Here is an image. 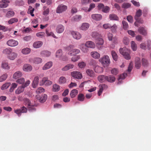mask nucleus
I'll return each mask as SVG.
<instances>
[{
	"mask_svg": "<svg viewBox=\"0 0 151 151\" xmlns=\"http://www.w3.org/2000/svg\"><path fill=\"white\" fill-rule=\"evenodd\" d=\"M107 78V76L101 75L98 76V79L100 82L103 83L106 81V78Z\"/></svg>",
	"mask_w": 151,
	"mask_h": 151,
	"instance_id": "obj_17",
	"label": "nucleus"
},
{
	"mask_svg": "<svg viewBox=\"0 0 151 151\" xmlns=\"http://www.w3.org/2000/svg\"><path fill=\"white\" fill-rule=\"evenodd\" d=\"M74 65L72 64H69L65 66L64 67L62 68L63 71H66L70 69H72L73 68Z\"/></svg>",
	"mask_w": 151,
	"mask_h": 151,
	"instance_id": "obj_23",
	"label": "nucleus"
},
{
	"mask_svg": "<svg viewBox=\"0 0 151 151\" xmlns=\"http://www.w3.org/2000/svg\"><path fill=\"white\" fill-rule=\"evenodd\" d=\"M142 60V65L144 66H147L148 64L147 60L144 58H143Z\"/></svg>",
	"mask_w": 151,
	"mask_h": 151,
	"instance_id": "obj_58",
	"label": "nucleus"
},
{
	"mask_svg": "<svg viewBox=\"0 0 151 151\" xmlns=\"http://www.w3.org/2000/svg\"><path fill=\"white\" fill-rule=\"evenodd\" d=\"M78 65L80 68H83L85 67L86 65V64L84 62H81L78 63Z\"/></svg>",
	"mask_w": 151,
	"mask_h": 151,
	"instance_id": "obj_61",
	"label": "nucleus"
},
{
	"mask_svg": "<svg viewBox=\"0 0 151 151\" xmlns=\"http://www.w3.org/2000/svg\"><path fill=\"white\" fill-rule=\"evenodd\" d=\"M52 83L51 81L49 80L48 78L46 77L43 78L42 81L40 82V85H42L44 84L46 86H49L51 85Z\"/></svg>",
	"mask_w": 151,
	"mask_h": 151,
	"instance_id": "obj_5",
	"label": "nucleus"
},
{
	"mask_svg": "<svg viewBox=\"0 0 151 151\" xmlns=\"http://www.w3.org/2000/svg\"><path fill=\"white\" fill-rule=\"evenodd\" d=\"M66 81V78L64 77H61L60 78L59 80V83L60 84L64 83Z\"/></svg>",
	"mask_w": 151,
	"mask_h": 151,
	"instance_id": "obj_54",
	"label": "nucleus"
},
{
	"mask_svg": "<svg viewBox=\"0 0 151 151\" xmlns=\"http://www.w3.org/2000/svg\"><path fill=\"white\" fill-rule=\"evenodd\" d=\"M27 109L24 106H23L20 109H18L14 110V112L19 116H20L22 113H25L27 111Z\"/></svg>",
	"mask_w": 151,
	"mask_h": 151,
	"instance_id": "obj_4",
	"label": "nucleus"
},
{
	"mask_svg": "<svg viewBox=\"0 0 151 151\" xmlns=\"http://www.w3.org/2000/svg\"><path fill=\"white\" fill-rule=\"evenodd\" d=\"M119 52L123 55L124 58L127 60L131 58L130 55V50L126 47L120 48L119 49Z\"/></svg>",
	"mask_w": 151,
	"mask_h": 151,
	"instance_id": "obj_1",
	"label": "nucleus"
},
{
	"mask_svg": "<svg viewBox=\"0 0 151 151\" xmlns=\"http://www.w3.org/2000/svg\"><path fill=\"white\" fill-rule=\"evenodd\" d=\"M91 17L92 19L96 21L100 20L102 18L101 14H93L91 15Z\"/></svg>",
	"mask_w": 151,
	"mask_h": 151,
	"instance_id": "obj_16",
	"label": "nucleus"
},
{
	"mask_svg": "<svg viewBox=\"0 0 151 151\" xmlns=\"http://www.w3.org/2000/svg\"><path fill=\"white\" fill-rule=\"evenodd\" d=\"M34 10V9L32 8L31 6H29L28 12H29V13L31 15L32 17L34 16V15L33 14Z\"/></svg>",
	"mask_w": 151,
	"mask_h": 151,
	"instance_id": "obj_53",
	"label": "nucleus"
},
{
	"mask_svg": "<svg viewBox=\"0 0 151 151\" xmlns=\"http://www.w3.org/2000/svg\"><path fill=\"white\" fill-rule=\"evenodd\" d=\"M22 76V74L21 72L17 71L14 73L13 78L15 79H17L21 77Z\"/></svg>",
	"mask_w": 151,
	"mask_h": 151,
	"instance_id": "obj_26",
	"label": "nucleus"
},
{
	"mask_svg": "<svg viewBox=\"0 0 151 151\" xmlns=\"http://www.w3.org/2000/svg\"><path fill=\"white\" fill-rule=\"evenodd\" d=\"M91 56L94 58L98 59L100 57V55L99 53L97 52H92L91 53Z\"/></svg>",
	"mask_w": 151,
	"mask_h": 151,
	"instance_id": "obj_29",
	"label": "nucleus"
},
{
	"mask_svg": "<svg viewBox=\"0 0 151 151\" xmlns=\"http://www.w3.org/2000/svg\"><path fill=\"white\" fill-rule=\"evenodd\" d=\"M99 90L98 92V95L99 96H100L103 92V90L107 89L108 88V86L105 84H102L100 85L99 86Z\"/></svg>",
	"mask_w": 151,
	"mask_h": 151,
	"instance_id": "obj_10",
	"label": "nucleus"
},
{
	"mask_svg": "<svg viewBox=\"0 0 151 151\" xmlns=\"http://www.w3.org/2000/svg\"><path fill=\"white\" fill-rule=\"evenodd\" d=\"M22 69L24 71L29 72L32 70V67L30 65L26 64L23 65Z\"/></svg>",
	"mask_w": 151,
	"mask_h": 151,
	"instance_id": "obj_12",
	"label": "nucleus"
},
{
	"mask_svg": "<svg viewBox=\"0 0 151 151\" xmlns=\"http://www.w3.org/2000/svg\"><path fill=\"white\" fill-rule=\"evenodd\" d=\"M80 52V50L78 49H73L70 52H68V54L70 55H76L78 54Z\"/></svg>",
	"mask_w": 151,
	"mask_h": 151,
	"instance_id": "obj_22",
	"label": "nucleus"
},
{
	"mask_svg": "<svg viewBox=\"0 0 151 151\" xmlns=\"http://www.w3.org/2000/svg\"><path fill=\"white\" fill-rule=\"evenodd\" d=\"M138 31L140 34L143 35L145 36L147 35V31L143 27H139L138 29Z\"/></svg>",
	"mask_w": 151,
	"mask_h": 151,
	"instance_id": "obj_20",
	"label": "nucleus"
},
{
	"mask_svg": "<svg viewBox=\"0 0 151 151\" xmlns=\"http://www.w3.org/2000/svg\"><path fill=\"white\" fill-rule=\"evenodd\" d=\"M39 78L38 76H37L34 78L32 85L33 88H36L38 86L39 83Z\"/></svg>",
	"mask_w": 151,
	"mask_h": 151,
	"instance_id": "obj_13",
	"label": "nucleus"
},
{
	"mask_svg": "<svg viewBox=\"0 0 151 151\" xmlns=\"http://www.w3.org/2000/svg\"><path fill=\"white\" fill-rule=\"evenodd\" d=\"M71 75L73 77L77 79H81L82 77L81 73L78 71L72 72L71 73Z\"/></svg>",
	"mask_w": 151,
	"mask_h": 151,
	"instance_id": "obj_7",
	"label": "nucleus"
},
{
	"mask_svg": "<svg viewBox=\"0 0 151 151\" xmlns=\"http://www.w3.org/2000/svg\"><path fill=\"white\" fill-rule=\"evenodd\" d=\"M111 55L113 59L116 61L118 58V56L114 50L112 51Z\"/></svg>",
	"mask_w": 151,
	"mask_h": 151,
	"instance_id": "obj_49",
	"label": "nucleus"
},
{
	"mask_svg": "<svg viewBox=\"0 0 151 151\" xmlns=\"http://www.w3.org/2000/svg\"><path fill=\"white\" fill-rule=\"evenodd\" d=\"M71 34L73 37L76 40H79L81 37V34L78 32L73 31L71 32Z\"/></svg>",
	"mask_w": 151,
	"mask_h": 151,
	"instance_id": "obj_11",
	"label": "nucleus"
},
{
	"mask_svg": "<svg viewBox=\"0 0 151 151\" xmlns=\"http://www.w3.org/2000/svg\"><path fill=\"white\" fill-rule=\"evenodd\" d=\"M85 98L84 95L82 93L79 94L78 96V100L80 101H83Z\"/></svg>",
	"mask_w": 151,
	"mask_h": 151,
	"instance_id": "obj_45",
	"label": "nucleus"
},
{
	"mask_svg": "<svg viewBox=\"0 0 151 151\" xmlns=\"http://www.w3.org/2000/svg\"><path fill=\"white\" fill-rule=\"evenodd\" d=\"M122 24L123 28L125 30L127 29L129 27L127 23L125 21L123 20L122 21Z\"/></svg>",
	"mask_w": 151,
	"mask_h": 151,
	"instance_id": "obj_51",
	"label": "nucleus"
},
{
	"mask_svg": "<svg viewBox=\"0 0 151 151\" xmlns=\"http://www.w3.org/2000/svg\"><path fill=\"white\" fill-rule=\"evenodd\" d=\"M85 45L87 47L94 48L95 47V43L91 41H88L86 42Z\"/></svg>",
	"mask_w": 151,
	"mask_h": 151,
	"instance_id": "obj_15",
	"label": "nucleus"
},
{
	"mask_svg": "<svg viewBox=\"0 0 151 151\" xmlns=\"http://www.w3.org/2000/svg\"><path fill=\"white\" fill-rule=\"evenodd\" d=\"M95 42L96 46L98 47L102 45L104 43L103 40L100 37L98 39L95 40Z\"/></svg>",
	"mask_w": 151,
	"mask_h": 151,
	"instance_id": "obj_28",
	"label": "nucleus"
},
{
	"mask_svg": "<svg viewBox=\"0 0 151 151\" xmlns=\"http://www.w3.org/2000/svg\"><path fill=\"white\" fill-rule=\"evenodd\" d=\"M9 3V1L7 0H2V3L0 4V8H4L7 7L8 6V4Z\"/></svg>",
	"mask_w": 151,
	"mask_h": 151,
	"instance_id": "obj_19",
	"label": "nucleus"
},
{
	"mask_svg": "<svg viewBox=\"0 0 151 151\" xmlns=\"http://www.w3.org/2000/svg\"><path fill=\"white\" fill-rule=\"evenodd\" d=\"M131 6V4L129 3H124L122 5V8L125 9H127L130 7Z\"/></svg>",
	"mask_w": 151,
	"mask_h": 151,
	"instance_id": "obj_62",
	"label": "nucleus"
},
{
	"mask_svg": "<svg viewBox=\"0 0 151 151\" xmlns=\"http://www.w3.org/2000/svg\"><path fill=\"white\" fill-rule=\"evenodd\" d=\"M84 44H81L79 45V48L84 52H86L88 51V49Z\"/></svg>",
	"mask_w": 151,
	"mask_h": 151,
	"instance_id": "obj_36",
	"label": "nucleus"
},
{
	"mask_svg": "<svg viewBox=\"0 0 151 151\" xmlns=\"http://www.w3.org/2000/svg\"><path fill=\"white\" fill-rule=\"evenodd\" d=\"M92 36L94 38L95 40L101 37V35L96 32H94L92 33Z\"/></svg>",
	"mask_w": 151,
	"mask_h": 151,
	"instance_id": "obj_33",
	"label": "nucleus"
},
{
	"mask_svg": "<svg viewBox=\"0 0 151 151\" xmlns=\"http://www.w3.org/2000/svg\"><path fill=\"white\" fill-rule=\"evenodd\" d=\"M86 72L87 75L90 77H94L95 76V73L92 70L88 69L86 70Z\"/></svg>",
	"mask_w": 151,
	"mask_h": 151,
	"instance_id": "obj_41",
	"label": "nucleus"
},
{
	"mask_svg": "<svg viewBox=\"0 0 151 151\" xmlns=\"http://www.w3.org/2000/svg\"><path fill=\"white\" fill-rule=\"evenodd\" d=\"M141 15L142 10L141 9H139L136 12V15L134 17V18L136 20V21L140 23H143V21H142L140 22L139 18Z\"/></svg>",
	"mask_w": 151,
	"mask_h": 151,
	"instance_id": "obj_8",
	"label": "nucleus"
},
{
	"mask_svg": "<svg viewBox=\"0 0 151 151\" xmlns=\"http://www.w3.org/2000/svg\"><path fill=\"white\" fill-rule=\"evenodd\" d=\"M99 61L104 67L108 66L110 63L109 58L107 55H104L99 60Z\"/></svg>",
	"mask_w": 151,
	"mask_h": 151,
	"instance_id": "obj_2",
	"label": "nucleus"
},
{
	"mask_svg": "<svg viewBox=\"0 0 151 151\" xmlns=\"http://www.w3.org/2000/svg\"><path fill=\"white\" fill-rule=\"evenodd\" d=\"M89 27V24L87 23H83L81 27V29L86 30Z\"/></svg>",
	"mask_w": 151,
	"mask_h": 151,
	"instance_id": "obj_34",
	"label": "nucleus"
},
{
	"mask_svg": "<svg viewBox=\"0 0 151 151\" xmlns=\"http://www.w3.org/2000/svg\"><path fill=\"white\" fill-rule=\"evenodd\" d=\"M18 21V19L16 18H13L10 19L8 21L9 24H12L14 22H17Z\"/></svg>",
	"mask_w": 151,
	"mask_h": 151,
	"instance_id": "obj_46",
	"label": "nucleus"
},
{
	"mask_svg": "<svg viewBox=\"0 0 151 151\" xmlns=\"http://www.w3.org/2000/svg\"><path fill=\"white\" fill-rule=\"evenodd\" d=\"M64 27L61 24L58 25L56 28V31L58 33H62L64 30Z\"/></svg>",
	"mask_w": 151,
	"mask_h": 151,
	"instance_id": "obj_14",
	"label": "nucleus"
},
{
	"mask_svg": "<svg viewBox=\"0 0 151 151\" xmlns=\"http://www.w3.org/2000/svg\"><path fill=\"white\" fill-rule=\"evenodd\" d=\"M12 51V50L10 48H6L3 50V53L7 55H9Z\"/></svg>",
	"mask_w": 151,
	"mask_h": 151,
	"instance_id": "obj_32",
	"label": "nucleus"
},
{
	"mask_svg": "<svg viewBox=\"0 0 151 151\" xmlns=\"http://www.w3.org/2000/svg\"><path fill=\"white\" fill-rule=\"evenodd\" d=\"M14 12L12 11H8L6 15V16L7 17H12L14 15Z\"/></svg>",
	"mask_w": 151,
	"mask_h": 151,
	"instance_id": "obj_39",
	"label": "nucleus"
},
{
	"mask_svg": "<svg viewBox=\"0 0 151 151\" xmlns=\"http://www.w3.org/2000/svg\"><path fill=\"white\" fill-rule=\"evenodd\" d=\"M46 33L47 36H52L53 37L57 39L58 38L54 35V33L51 32H49L47 30L46 31Z\"/></svg>",
	"mask_w": 151,
	"mask_h": 151,
	"instance_id": "obj_47",
	"label": "nucleus"
},
{
	"mask_svg": "<svg viewBox=\"0 0 151 151\" xmlns=\"http://www.w3.org/2000/svg\"><path fill=\"white\" fill-rule=\"evenodd\" d=\"M25 81L24 79L23 78H21L18 79L17 81V82L19 84H23Z\"/></svg>",
	"mask_w": 151,
	"mask_h": 151,
	"instance_id": "obj_60",
	"label": "nucleus"
},
{
	"mask_svg": "<svg viewBox=\"0 0 151 151\" xmlns=\"http://www.w3.org/2000/svg\"><path fill=\"white\" fill-rule=\"evenodd\" d=\"M1 67L3 68L6 69H9V67L8 66V63H3L2 64Z\"/></svg>",
	"mask_w": 151,
	"mask_h": 151,
	"instance_id": "obj_59",
	"label": "nucleus"
},
{
	"mask_svg": "<svg viewBox=\"0 0 151 151\" xmlns=\"http://www.w3.org/2000/svg\"><path fill=\"white\" fill-rule=\"evenodd\" d=\"M116 80L115 77L113 76L109 75L107 76L106 78V81L110 82L113 83Z\"/></svg>",
	"mask_w": 151,
	"mask_h": 151,
	"instance_id": "obj_31",
	"label": "nucleus"
},
{
	"mask_svg": "<svg viewBox=\"0 0 151 151\" xmlns=\"http://www.w3.org/2000/svg\"><path fill=\"white\" fill-rule=\"evenodd\" d=\"M131 47L134 51L136 50L137 49V45L134 41H132L131 42Z\"/></svg>",
	"mask_w": 151,
	"mask_h": 151,
	"instance_id": "obj_43",
	"label": "nucleus"
},
{
	"mask_svg": "<svg viewBox=\"0 0 151 151\" xmlns=\"http://www.w3.org/2000/svg\"><path fill=\"white\" fill-rule=\"evenodd\" d=\"M7 75L4 74L0 77V82H1L5 81L7 78Z\"/></svg>",
	"mask_w": 151,
	"mask_h": 151,
	"instance_id": "obj_55",
	"label": "nucleus"
},
{
	"mask_svg": "<svg viewBox=\"0 0 151 151\" xmlns=\"http://www.w3.org/2000/svg\"><path fill=\"white\" fill-rule=\"evenodd\" d=\"M42 61V59L40 58H35L33 60L34 63L35 64H38L41 63Z\"/></svg>",
	"mask_w": 151,
	"mask_h": 151,
	"instance_id": "obj_48",
	"label": "nucleus"
},
{
	"mask_svg": "<svg viewBox=\"0 0 151 151\" xmlns=\"http://www.w3.org/2000/svg\"><path fill=\"white\" fill-rule=\"evenodd\" d=\"M60 89V86L56 84H55L53 86L52 91L54 92H58L59 91Z\"/></svg>",
	"mask_w": 151,
	"mask_h": 151,
	"instance_id": "obj_40",
	"label": "nucleus"
},
{
	"mask_svg": "<svg viewBox=\"0 0 151 151\" xmlns=\"http://www.w3.org/2000/svg\"><path fill=\"white\" fill-rule=\"evenodd\" d=\"M30 50L28 48H26L23 49L22 51V53L24 54H27L30 53Z\"/></svg>",
	"mask_w": 151,
	"mask_h": 151,
	"instance_id": "obj_44",
	"label": "nucleus"
},
{
	"mask_svg": "<svg viewBox=\"0 0 151 151\" xmlns=\"http://www.w3.org/2000/svg\"><path fill=\"white\" fill-rule=\"evenodd\" d=\"M10 85V83H6L3 85L1 87V89L3 90L8 88Z\"/></svg>",
	"mask_w": 151,
	"mask_h": 151,
	"instance_id": "obj_57",
	"label": "nucleus"
},
{
	"mask_svg": "<svg viewBox=\"0 0 151 151\" xmlns=\"http://www.w3.org/2000/svg\"><path fill=\"white\" fill-rule=\"evenodd\" d=\"M40 54L42 56L48 57L51 55V52L47 50H43L41 52Z\"/></svg>",
	"mask_w": 151,
	"mask_h": 151,
	"instance_id": "obj_30",
	"label": "nucleus"
},
{
	"mask_svg": "<svg viewBox=\"0 0 151 151\" xmlns=\"http://www.w3.org/2000/svg\"><path fill=\"white\" fill-rule=\"evenodd\" d=\"M30 83L29 80L27 81L24 84H22V86L19 87L16 90L15 93L17 94H19L23 92L24 90V88L29 85Z\"/></svg>",
	"mask_w": 151,
	"mask_h": 151,
	"instance_id": "obj_3",
	"label": "nucleus"
},
{
	"mask_svg": "<svg viewBox=\"0 0 151 151\" xmlns=\"http://www.w3.org/2000/svg\"><path fill=\"white\" fill-rule=\"evenodd\" d=\"M94 70L96 73H102L103 72V68L101 67L97 66L95 67Z\"/></svg>",
	"mask_w": 151,
	"mask_h": 151,
	"instance_id": "obj_35",
	"label": "nucleus"
},
{
	"mask_svg": "<svg viewBox=\"0 0 151 151\" xmlns=\"http://www.w3.org/2000/svg\"><path fill=\"white\" fill-rule=\"evenodd\" d=\"M67 6L65 5H63L61 4L59 5L56 10V12L57 13H60L65 11L67 9Z\"/></svg>",
	"mask_w": 151,
	"mask_h": 151,
	"instance_id": "obj_9",
	"label": "nucleus"
},
{
	"mask_svg": "<svg viewBox=\"0 0 151 151\" xmlns=\"http://www.w3.org/2000/svg\"><path fill=\"white\" fill-rule=\"evenodd\" d=\"M7 45L10 47H15L18 45V42L17 41L13 39H11L6 42Z\"/></svg>",
	"mask_w": 151,
	"mask_h": 151,
	"instance_id": "obj_6",
	"label": "nucleus"
},
{
	"mask_svg": "<svg viewBox=\"0 0 151 151\" xmlns=\"http://www.w3.org/2000/svg\"><path fill=\"white\" fill-rule=\"evenodd\" d=\"M141 66L140 59L139 57H136L135 58V66L137 69L140 68Z\"/></svg>",
	"mask_w": 151,
	"mask_h": 151,
	"instance_id": "obj_18",
	"label": "nucleus"
},
{
	"mask_svg": "<svg viewBox=\"0 0 151 151\" xmlns=\"http://www.w3.org/2000/svg\"><path fill=\"white\" fill-rule=\"evenodd\" d=\"M62 55V51L61 49L58 50L56 53V57L60 58Z\"/></svg>",
	"mask_w": 151,
	"mask_h": 151,
	"instance_id": "obj_52",
	"label": "nucleus"
},
{
	"mask_svg": "<svg viewBox=\"0 0 151 151\" xmlns=\"http://www.w3.org/2000/svg\"><path fill=\"white\" fill-rule=\"evenodd\" d=\"M38 95L37 96V98H38L40 100V101L41 103H43L45 102L47 98V95L44 94L42 95L40 98L38 97Z\"/></svg>",
	"mask_w": 151,
	"mask_h": 151,
	"instance_id": "obj_25",
	"label": "nucleus"
},
{
	"mask_svg": "<svg viewBox=\"0 0 151 151\" xmlns=\"http://www.w3.org/2000/svg\"><path fill=\"white\" fill-rule=\"evenodd\" d=\"M78 91L76 89H73L70 92V94L71 98L74 97L78 94Z\"/></svg>",
	"mask_w": 151,
	"mask_h": 151,
	"instance_id": "obj_38",
	"label": "nucleus"
},
{
	"mask_svg": "<svg viewBox=\"0 0 151 151\" xmlns=\"http://www.w3.org/2000/svg\"><path fill=\"white\" fill-rule=\"evenodd\" d=\"M109 18L111 20H118L119 18L116 15L114 14H110Z\"/></svg>",
	"mask_w": 151,
	"mask_h": 151,
	"instance_id": "obj_37",
	"label": "nucleus"
},
{
	"mask_svg": "<svg viewBox=\"0 0 151 151\" xmlns=\"http://www.w3.org/2000/svg\"><path fill=\"white\" fill-rule=\"evenodd\" d=\"M24 102L25 105H27V107L29 106H32V104L31 103V102L30 100L27 98H25L24 99Z\"/></svg>",
	"mask_w": 151,
	"mask_h": 151,
	"instance_id": "obj_42",
	"label": "nucleus"
},
{
	"mask_svg": "<svg viewBox=\"0 0 151 151\" xmlns=\"http://www.w3.org/2000/svg\"><path fill=\"white\" fill-rule=\"evenodd\" d=\"M124 44L125 45H128L129 43V39L127 37H124L123 40Z\"/></svg>",
	"mask_w": 151,
	"mask_h": 151,
	"instance_id": "obj_64",
	"label": "nucleus"
},
{
	"mask_svg": "<svg viewBox=\"0 0 151 151\" xmlns=\"http://www.w3.org/2000/svg\"><path fill=\"white\" fill-rule=\"evenodd\" d=\"M81 18V16L80 15H76L73 18V20L74 21H78Z\"/></svg>",
	"mask_w": 151,
	"mask_h": 151,
	"instance_id": "obj_50",
	"label": "nucleus"
},
{
	"mask_svg": "<svg viewBox=\"0 0 151 151\" xmlns=\"http://www.w3.org/2000/svg\"><path fill=\"white\" fill-rule=\"evenodd\" d=\"M111 73L114 75H116L118 73V70L116 68H114L111 70Z\"/></svg>",
	"mask_w": 151,
	"mask_h": 151,
	"instance_id": "obj_63",
	"label": "nucleus"
},
{
	"mask_svg": "<svg viewBox=\"0 0 151 151\" xmlns=\"http://www.w3.org/2000/svg\"><path fill=\"white\" fill-rule=\"evenodd\" d=\"M17 53L12 51L10 54L8 56V58L10 60H13L17 57Z\"/></svg>",
	"mask_w": 151,
	"mask_h": 151,
	"instance_id": "obj_21",
	"label": "nucleus"
},
{
	"mask_svg": "<svg viewBox=\"0 0 151 151\" xmlns=\"http://www.w3.org/2000/svg\"><path fill=\"white\" fill-rule=\"evenodd\" d=\"M52 63L50 61L47 63L43 67L42 69L44 70H46L50 68L52 66Z\"/></svg>",
	"mask_w": 151,
	"mask_h": 151,
	"instance_id": "obj_24",
	"label": "nucleus"
},
{
	"mask_svg": "<svg viewBox=\"0 0 151 151\" xmlns=\"http://www.w3.org/2000/svg\"><path fill=\"white\" fill-rule=\"evenodd\" d=\"M43 44V42L42 41H39L34 42L33 46L34 47L37 48L41 47Z\"/></svg>",
	"mask_w": 151,
	"mask_h": 151,
	"instance_id": "obj_27",
	"label": "nucleus"
},
{
	"mask_svg": "<svg viewBox=\"0 0 151 151\" xmlns=\"http://www.w3.org/2000/svg\"><path fill=\"white\" fill-rule=\"evenodd\" d=\"M74 48V46L72 45H70L65 47V50L69 52H70L71 50H72Z\"/></svg>",
	"mask_w": 151,
	"mask_h": 151,
	"instance_id": "obj_56",
	"label": "nucleus"
}]
</instances>
